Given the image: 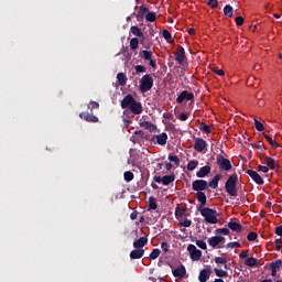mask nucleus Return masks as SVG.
Masks as SVG:
<instances>
[{"label":"nucleus","instance_id":"nucleus-63","mask_svg":"<svg viewBox=\"0 0 282 282\" xmlns=\"http://www.w3.org/2000/svg\"><path fill=\"white\" fill-rule=\"evenodd\" d=\"M239 259H248V250L241 251V252L239 253Z\"/></svg>","mask_w":282,"mask_h":282},{"label":"nucleus","instance_id":"nucleus-14","mask_svg":"<svg viewBox=\"0 0 282 282\" xmlns=\"http://www.w3.org/2000/svg\"><path fill=\"white\" fill-rule=\"evenodd\" d=\"M130 32L131 34H133V36H137L140 40L141 45H144V41H147V37L144 36V33L142 32L141 28L131 26Z\"/></svg>","mask_w":282,"mask_h":282},{"label":"nucleus","instance_id":"nucleus-12","mask_svg":"<svg viewBox=\"0 0 282 282\" xmlns=\"http://www.w3.org/2000/svg\"><path fill=\"white\" fill-rule=\"evenodd\" d=\"M246 173L251 177V180H253V182H256V184H258V186H263V184H265V181H263V177H261V175L257 173V171L247 170Z\"/></svg>","mask_w":282,"mask_h":282},{"label":"nucleus","instance_id":"nucleus-13","mask_svg":"<svg viewBox=\"0 0 282 282\" xmlns=\"http://www.w3.org/2000/svg\"><path fill=\"white\" fill-rule=\"evenodd\" d=\"M149 12V7L147 4H141L139 11L137 12V21L142 23L147 19V13Z\"/></svg>","mask_w":282,"mask_h":282},{"label":"nucleus","instance_id":"nucleus-37","mask_svg":"<svg viewBox=\"0 0 282 282\" xmlns=\"http://www.w3.org/2000/svg\"><path fill=\"white\" fill-rule=\"evenodd\" d=\"M271 270H281L282 268V260H275L270 264Z\"/></svg>","mask_w":282,"mask_h":282},{"label":"nucleus","instance_id":"nucleus-18","mask_svg":"<svg viewBox=\"0 0 282 282\" xmlns=\"http://www.w3.org/2000/svg\"><path fill=\"white\" fill-rule=\"evenodd\" d=\"M263 160L268 169H271L272 171H276V169H279V164H276V161L274 159L263 155Z\"/></svg>","mask_w":282,"mask_h":282},{"label":"nucleus","instance_id":"nucleus-59","mask_svg":"<svg viewBox=\"0 0 282 282\" xmlns=\"http://www.w3.org/2000/svg\"><path fill=\"white\" fill-rule=\"evenodd\" d=\"M258 171H260L261 173H268L270 171V167L265 165H259Z\"/></svg>","mask_w":282,"mask_h":282},{"label":"nucleus","instance_id":"nucleus-5","mask_svg":"<svg viewBox=\"0 0 282 282\" xmlns=\"http://www.w3.org/2000/svg\"><path fill=\"white\" fill-rule=\"evenodd\" d=\"M139 89L141 94H147L153 89V76L151 74H145L140 79Z\"/></svg>","mask_w":282,"mask_h":282},{"label":"nucleus","instance_id":"nucleus-54","mask_svg":"<svg viewBox=\"0 0 282 282\" xmlns=\"http://www.w3.org/2000/svg\"><path fill=\"white\" fill-rule=\"evenodd\" d=\"M226 248H241V243L235 241L226 245Z\"/></svg>","mask_w":282,"mask_h":282},{"label":"nucleus","instance_id":"nucleus-15","mask_svg":"<svg viewBox=\"0 0 282 282\" xmlns=\"http://www.w3.org/2000/svg\"><path fill=\"white\" fill-rule=\"evenodd\" d=\"M169 140V134L166 132H162L161 134L154 135L152 141L156 144H160V147H164Z\"/></svg>","mask_w":282,"mask_h":282},{"label":"nucleus","instance_id":"nucleus-62","mask_svg":"<svg viewBox=\"0 0 282 282\" xmlns=\"http://www.w3.org/2000/svg\"><path fill=\"white\" fill-rule=\"evenodd\" d=\"M275 235H278V237H282V225L275 227Z\"/></svg>","mask_w":282,"mask_h":282},{"label":"nucleus","instance_id":"nucleus-23","mask_svg":"<svg viewBox=\"0 0 282 282\" xmlns=\"http://www.w3.org/2000/svg\"><path fill=\"white\" fill-rule=\"evenodd\" d=\"M227 226L230 230H232V232H241V230H243V226H241L239 223L229 221Z\"/></svg>","mask_w":282,"mask_h":282},{"label":"nucleus","instance_id":"nucleus-42","mask_svg":"<svg viewBox=\"0 0 282 282\" xmlns=\"http://www.w3.org/2000/svg\"><path fill=\"white\" fill-rule=\"evenodd\" d=\"M134 72L137 74H147V66L137 65V66H134Z\"/></svg>","mask_w":282,"mask_h":282},{"label":"nucleus","instance_id":"nucleus-55","mask_svg":"<svg viewBox=\"0 0 282 282\" xmlns=\"http://www.w3.org/2000/svg\"><path fill=\"white\" fill-rule=\"evenodd\" d=\"M250 145L252 147V149H263V151H265V148H264V145H263V142L251 143Z\"/></svg>","mask_w":282,"mask_h":282},{"label":"nucleus","instance_id":"nucleus-8","mask_svg":"<svg viewBox=\"0 0 282 282\" xmlns=\"http://www.w3.org/2000/svg\"><path fill=\"white\" fill-rule=\"evenodd\" d=\"M217 165L219 166L220 171H231L232 170V163H230V160L224 158V155L218 154L216 158Z\"/></svg>","mask_w":282,"mask_h":282},{"label":"nucleus","instance_id":"nucleus-19","mask_svg":"<svg viewBox=\"0 0 282 282\" xmlns=\"http://www.w3.org/2000/svg\"><path fill=\"white\" fill-rule=\"evenodd\" d=\"M147 243H149V238L141 237L133 241V248L142 250Z\"/></svg>","mask_w":282,"mask_h":282},{"label":"nucleus","instance_id":"nucleus-30","mask_svg":"<svg viewBox=\"0 0 282 282\" xmlns=\"http://www.w3.org/2000/svg\"><path fill=\"white\" fill-rule=\"evenodd\" d=\"M214 272H215L216 276H218L219 279H226V278H228V271H225V270L215 268V269H214Z\"/></svg>","mask_w":282,"mask_h":282},{"label":"nucleus","instance_id":"nucleus-4","mask_svg":"<svg viewBox=\"0 0 282 282\" xmlns=\"http://www.w3.org/2000/svg\"><path fill=\"white\" fill-rule=\"evenodd\" d=\"M237 182H239V175L235 173L231 174L225 183L226 193H228L230 197H237L238 195Z\"/></svg>","mask_w":282,"mask_h":282},{"label":"nucleus","instance_id":"nucleus-51","mask_svg":"<svg viewBox=\"0 0 282 282\" xmlns=\"http://www.w3.org/2000/svg\"><path fill=\"white\" fill-rule=\"evenodd\" d=\"M196 246L200 248V250H207L208 246L206 245V241L204 240H196Z\"/></svg>","mask_w":282,"mask_h":282},{"label":"nucleus","instance_id":"nucleus-36","mask_svg":"<svg viewBox=\"0 0 282 282\" xmlns=\"http://www.w3.org/2000/svg\"><path fill=\"white\" fill-rule=\"evenodd\" d=\"M162 36H163V39H165L170 44H171V43H174V41H173V35H171V32H169V30H163Z\"/></svg>","mask_w":282,"mask_h":282},{"label":"nucleus","instance_id":"nucleus-22","mask_svg":"<svg viewBox=\"0 0 282 282\" xmlns=\"http://www.w3.org/2000/svg\"><path fill=\"white\" fill-rule=\"evenodd\" d=\"M221 174H216L213 180L208 183L209 188H219V182L221 180Z\"/></svg>","mask_w":282,"mask_h":282},{"label":"nucleus","instance_id":"nucleus-20","mask_svg":"<svg viewBox=\"0 0 282 282\" xmlns=\"http://www.w3.org/2000/svg\"><path fill=\"white\" fill-rule=\"evenodd\" d=\"M210 274H213V270H210V269H203V270L199 272L198 281H199V282H206V281H208V279H210Z\"/></svg>","mask_w":282,"mask_h":282},{"label":"nucleus","instance_id":"nucleus-64","mask_svg":"<svg viewBox=\"0 0 282 282\" xmlns=\"http://www.w3.org/2000/svg\"><path fill=\"white\" fill-rule=\"evenodd\" d=\"M130 219L134 221V219H138V210H134L130 214Z\"/></svg>","mask_w":282,"mask_h":282},{"label":"nucleus","instance_id":"nucleus-2","mask_svg":"<svg viewBox=\"0 0 282 282\" xmlns=\"http://www.w3.org/2000/svg\"><path fill=\"white\" fill-rule=\"evenodd\" d=\"M193 191L196 192V199L199 204L204 205L207 202L206 193L204 191H208V181L206 180H195L192 183Z\"/></svg>","mask_w":282,"mask_h":282},{"label":"nucleus","instance_id":"nucleus-47","mask_svg":"<svg viewBox=\"0 0 282 282\" xmlns=\"http://www.w3.org/2000/svg\"><path fill=\"white\" fill-rule=\"evenodd\" d=\"M193 221L191 219H185L183 221H180L178 225L181 226V228H191Z\"/></svg>","mask_w":282,"mask_h":282},{"label":"nucleus","instance_id":"nucleus-24","mask_svg":"<svg viewBox=\"0 0 282 282\" xmlns=\"http://www.w3.org/2000/svg\"><path fill=\"white\" fill-rule=\"evenodd\" d=\"M144 257V249H134L130 252V259H142Z\"/></svg>","mask_w":282,"mask_h":282},{"label":"nucleus","instance_id":"nucleus-17","mask_svg":"<svg viewBox=\"0 0 282 282\" xmlns=\"http://www.w3.org/2000/svg\"><path fill=\"white\" fill-rule=\"evenodd\" d=\"M79 118H82V120H85L86 122H98V117L94 116V112H80Z\"/></svg>","mask_w":282,"mask_h":282},{"label":"nucleus","instance_id":"nucleus-1","mask_svg":"<svg viewBox=\"0 0 282 282\" xmlns=\"http://www.w3.org/2000/svg\"><path fill=\"white\" fill-rule=\"evenodd\" d=\"M121 109H129L131 113L134 116H140L144 108L142 107V102H139L133 98V95H126L121 100Z\"/></svg>","mask_w":282,"mask_h":282},{"label":"nucleus","instance_id":"nucleus-58","mask_svg":"<svg viewBox=\"0 0 282 282\" xmlns=\"http://www.w3.org/2000/svg\"><path fill=\"white\" fill-rule=\"evenodd\" d=\"M193 98H195V94L185 90V100H193Z\"/></svg>","mask_w":282,"mask_h":282},{"label":"nucleus","instance_id":"nucleus-52","mask_svg":"<svg viewBox=\"0 0 282 282\" xmlns=\"http://www.w3.org/2000/svg\"><path fill=\"white\" fill-rule=\"evenodd\" d=\"M258 237H259V235H257V232L251 231L248 234L247 239H248V241H257Z\"/></svg>","mask_w":282,"mask_h":282},{"label":"nucleus","instance_id":"nucleus-9","mask_svg":"<svg viewBox=\"0 0 282 282\" xmlns=\"http://www.w3.org/2000/svg\"><path fill=\"white\" fill-rule=\"evenodd\" d=\"M154 182H156V184H162L163 186H169V184H173V182H175V174H171V175H165V176H158L155 175L153 177Z\"/></svg>","mask_w":282,"mask_h":282},{"label":"nucleus","instance_id":"nucleus-16","mask_svg":"<svg viewBox=\"0 0 282 282\" xmlns=\"http://www.w3.org/2000/svg\"><path fill=\"white\" fill-rule=\"evenodd\" d=\"M172 273L175 279H184L186 276V267H184V264H181L176 269H172Z\"/></svg>","mask_w":282,"mask_h":282},{"label":"nucleus","instance_id":"nucleus-60","mask_svg":"<svg viewBox=\"0 0 282 282\" xmlns=\"http://www.w3.org/2000/svg\"><path fill=\"white\" fill-rule=\"evenodd\" d=\"M236 25H238V26H241V25H243V17H237L236 18Z\"/></svg>","mask_w":282,"mask_h":282},{"label":"nucleus","instance_id":"nucleus-40","mask_svg":"<svg viewBox=\"0 0 282 282\" xmlns=\"http://www.w3.org/2000/svg\"><path fill=\"white\" fill-rule=\"evenodd\" d=\"M162 254V251L160 249H153L150 253V259L155 260L158 257Z\"/></svg>","mask_w":282,"mask_h":282},{"label":"nucleus","instance_id":"nucleus-56","mask_svg":"<svg viewBox=\"0 0 282 282\" xmlns=\"http://www.w3.org/2000/svg\"><path fill=\"white\" fill-rule=\"evenodd\" d=\"M178 120H181L182 122H186V120H188V113L181 112L178 116Z\"/></svg>","mask_w":282,"mask_h":282},{"label":"nucleus","instance_id":"nucleus-41","mask_svg":"<svg viewBox=\"0 0 282 282\" xmlns=\"http://www.w3.org/2000/svg\"><path fill=\"white\" fill-rule=\"evenodd\" d=\"M253 121H254V127H256L257 131H263L265 129L263 123L261 121H259L257 118H254Z\"/></svg>","mask_w":282,"mask_h":282},{"label":"nucleus","instance_id":"nucleus-45","mask_svg":"<svg viewBox=\"0 0 282 282\" xmlns=\"http://www.w3.org/2000/svg\"><path fill=\"white\" fill-rule=\"evenodd\" d=\"M215 235H230V229L228 228H218L215 230Z\"/></svg>","mask_w":282,"mask_h":282},{"label":"nucleus","instance_id":"nucleus-31","mask_svg":"<svg viewBox=\"0 0 282 282\" xmlns=\"http://www.w3.org/2000/svg\"><path fill=\"white\" fill-rule=\"evenodd\" d=\"M208 243L212 248H217L219 246V236H213L212 238L208 239Z\"/></svg>","mask_w":282,"mask_h":282},{"label":"nucleus","instance_id":"nucleus-29","mask_svg":"<svg viewBox=\"0 0 282 282\" xmlns=\"http://www.w3.org/2000/svg\"><path fill=\"white\" fill-rule=\"evenodd\" d=\"M149 210H158V199L154 196L149 198Z\"/></svg>","mask_w":282,"mask_h":282},{"label":"nucleus","instance_id":"nucleus-7","mask_svg":"<svg viewBox=\"0 0 282 282\" xmlns=\"http://www.w3.org/2000/svg\"><path fill=\"white\" fill-rule=\"evenodd\" d=\"M174 56L178 65H182V67H188V57H186V51L184 50V46L178 45Z\"/></svg>","mask_w":282,"mask_h":282},{"label":"nucleus","instance_id":"nucleus-25","mask_svg":"<svg viewBox=\"0 0 282 282\" xmlns=\"http://www.w3.org/2000/svg\"><path fill=\"white\" fill-rule=\"evenodd\" d=\"M127 80L129 79L127 78V75L124 73L117 74V83L118 85H120V87H124V85H127Z\"/></svg>","mask_w":282,"mask_h":282},{"label":"nucleus","instance_id":"nucleus-27","mask_svg":"<svg viewBox=\"0 0 282 282\" xmlns=\"http://www.w3.org/2000/svg\"><path fill=\"white\" fill-rule=\"evenodd\" d=\"M156 19H158V14L153 11L151 12L148 10V12L145 14V21L148 23H155Z\"/></svg>","mask_w":282,"mask_h":282},{"label":"nucleus","instance_id":"nucleus-50","mask_svg":"<svg viewBox=\"0 0 282 282\" xmlns=\"http://www.w3.org/2000/svg\"><path fill=\"white\" fill-rule=\"evenodd\" d=\"M215 263H218V265H225V263H228V260L224 257H216Z\"/></svg>","mask_w":282,"mask_h":282},{"label":"nucleus","instance_id":"nucleus-34","mask_svg":"<svg viewBox=\"0 0 282 282\" xmlns=\"http://www.w3.org/2000/svg\"><path fill=\"white\" fill-rule=\"evenodd\" d=\"M199 166V161L193 160L187 163V171H195Z\"/></svg>","mask_w":282,"mask_h":282},{"label":"nucleus","instance_id":"nucleus-33","mask_svg":"<svg viewBox=\"0 0 282 282\" xmlns=\"http://www.w3.org/2000/svg\"><path fill=\"white\" fill-rule=\"evenodd\" d=\"M140 126L143 127V129H147L148 131H155V124L149 121H142Z\"/></svg>","mask_w":282,"mask_h":282},{"label":"nucleus","instance_id":"nucleus-35","mask_svg":"<svg viewBox=\"0 0 282 282\" xmlns=\"http://www.w3.org/2000/svg\"><path fill=\"white\" fill-rule=\"evenodd\" d=\"M140 46V39L138 37H132L130 40V48L131 50H138V47Z\"/></svg>","mask_w":282,"mask_h":282},{"label":"nucleus","instance_id":"nucleus-32","mask_svg":"<svg viewBox=\"0 0 282 282\" xmlns=\"http://www.w3.org/2000/svg\"><path fill=\"white\" fill-rule=\"evenodd\" d=\"M263 135H264L267 142H269V144L271 147H273V149H279V147H281V144L276 143V141H274L271 135H268L265 133Z\"/></svg>","mask_w":282,"mask_h":282},{"label":"nucleus","instance_id":"nucleus-57","mask_svg":"<svg viewBox=\"0 0 282 282\" xmlns=\"http://www.w3.org/2000/svg\"><path fill=\"white\" fill-rule=\"evenodd\" d=\"M170 248H171V246L167 245V242H162V243H161V250H162L163 252H165V253L169 252Z\"/></svg>","mask_w":282,"mask_h":282},{"label":"nucleus","instance_id":"nucleus-3","mask_svg":"<svg viewBox=\"0 0 282 282\" xmlns=\"http://www.w3.org/2000/svg\"><path fill=\"white\" fill-rule=\"evenodd\" d=\"M206 206V204L199 203V205H197V212L200 213L202 217H204V220L206 221V224H218L219 223V213H217V210L210 208V207H204Z\"/></svg>","mask_w":282,"mask_h":282},{"label":"nucleus","instance_id":"nucleus-10","mask_svg":"<svg viewBox=\"0 0 282 282\" xmlns=\"http://www.w3.org/2000/svg\"><path fill=\"white\" fill-rule=\"evenodd\" d=\"M187 252H189L192 261H199L202 259V250L197 249L195 245H188Z\"/></svg>","mask_w":282,"mask_h":282},{"label":"nucleus","instance_id":"nucleus-61","mask_svg":"<svg viewBox=\"0 0 282 282\" xmlns=\"http://www.w3.org/2000/svg\"><path fill=\"white\" fill-rule=\"evenodd\" d=\"M213 72H215V74H217V76H225L226 75L224 69L214 68Z\"/></svg>","mask_w":282,"mask_h":282},{"label":"nucleus","instance_id":"nucleus-26","mask_svg":"<svg viewBox=\"0 0 282 282\" xmlns=\"http://www.w3.org/2000/svg\"><path fill=\"white\" fill-rule=\"evenodd\" d=\"M258 263H259V260L254 257H249L245 260V265H248V268H256Z\"/></svg>","mask_w":282,"mask_h":282},{"label":"nucleus","instance_id":"nucleus-38","mask_svg":"<svg viewBox=\"0 0 282 282\" xmlns=\"http://www.w3.org/2000/svg\"><path fill=\"white\" fill-rule=\"evenodd\" d=\"M133 177H135V175L131 171L123 173V180H126V182H133Z\"/></svg>","mask_w":282,"mask_h":282},{"label":"nucleus","instance_id":"nucleus-11","mask_svg":"<svg viewBox=\"0 0 282 282\" xmlns=\"http://www.w3.org/2000/svg\"><path fill=\"white\" fill-rule=\"evenodd\" d=\"M208 147V142L204 140L203 138H196L194 142V151L197 153H204Z\"/></svg>","mask_w":282,"mask_h":282},{"label":"nucleus","instance_id":"nucleus-49","mask_svg":"<svg viewBox=\"0 0 282 282\" xmlns=\"http://www.w3.org/2000/svg\"><path fill=\"white\" fill-rule=\"evenodd\" d=\"M184 100H186V93L185 90H183L176 98V102H178V105H182V102H184Z\"/></svg>","mask_w":282,"mask_h":282},{"label":"nucleus","instance_id":"nucleus-39","mask_svg":"<svg viewBox=\"0 0 282 282\" xmlns=\"http://www.w3.org/2000/svg\"><path fill=\"white\" fill-rule=\"evenodd\" d=\"M184 215H186V209H184L182 207H176L175 217L180 218V217H184Z\"/></svg>","mask_w":282,"mask_h":282},{"label":"nucleus","instance_id":"nucleus-53","mask_svg":"<svg viewBox=\"0 0 282 282\" xmlns=\"http://www.w3.org/2000/svg\"><path fill=\"white\" fill-rule=\"evenodd\" d=\"M200 131H204L205 133H212L213 130L210 129V126H208L206 123H202Z\"/></svg>","mask_w":282,"mask_h":282},{"label":"nucleus","instance_id":"nucleus-46","mask_svg":"<svg viewBox=\"0 0 282 282\" xmlns=\"http://www.w3.org/2000/svg\"><path fill=\"white\" fill-rule=\"evenodd\" d=\"M207 6L212 8L213 10H216V8H219V1L217 0H208Z\"/></svg>","mask_w":282,"mask_h":282},{"label":"nucleus","instance_id":"nucleus-21","mask_svg":"<svg viewBox=\"0 0 282 282\" xmlns=\"http://www.w3.org/2000/svg\"><path fill=\"white\" fill-rule=\"evenodd\" d=\"M212 167L210 165H205L199 169V171L196 172V176L199 178L207 177V175H210Z\"/></svg>","mask_w":282,"mask_h":282},{"label":"nucleus","instance_id":"nucleus-44","mask_svg":"<svg viewBox=\"0 0 282 282\" xmlns=\"http://www.w3.org/2000/svg\"><path fill=\"white\" fill-rule=\"evenodd\" d=\"M271 246H275V250L279 252L282 248V240L281 238H276L274 242H271Z\"/></svg>","mask_w":282,"mask_h":282},{"label":"nucleus","instance_id":"nucleus-6","mask_svg":"<svg viewBox=\"0 0 282 282\" xmlns=\"http://www.w3.org/2000/svg\"><path fill=\"white\" fill-rule=\"evenodd\" d=\"M139 58H141V61H144V62L148 61L152 69H158V61L153 58L152 51L141 50L139 52Z\"/></svg>","mask_w":282,"mask_h":282},{"label":"nucleus","instance_id":"nucleus-48","mask_svg":"<svg viewBox=\"0 0 282 282\" xmlns=\"http://www.w3.org/2000/svg\"><path fill=\"white\" fill-rule=\"evenodd\" d=\"M88 109H90V112H93L94 109H100V104H98V101H90L88 105Z\"/></svg>","mask_w":282,"mask_h":282},{"label":"nucleus","instance_id":"nucleus-43","mask_svg":"<svg viewBox=\"0 0 282 282\" xmlns=\"http://www.w3.org/2000/svg\"><path fill=\"white\" fill-rule=\"evenodd\" d=\"M167 160L173 162L175 166H180V158L177 155L169 154Z\"/></svg>","mask_w":282,"mask_h":282},{"label":"nucleus","instance_id":"nucleus-28","mask_svg":"<svg viewBox=\"0 0 282 282\" xmlns=\"http://www.w3.org/2000/svg\"><path fill=\"white\" fill-rule=\"evenodd\" d=\"M223 12H224L225 17H227L228 19H232V14L235 11L232 9V6L227 4V6H225Z\"/></svg>","mask_w":282,"mask_h":282}]
</instances>
